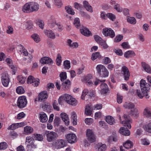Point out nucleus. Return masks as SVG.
Listing matches in <instances>:
<instances>
[{"instance_id": "c9c22d12", "label": "nucleus", "mask_w": 151, "mask_h": 151, "mask_svg": "<svg viewBox=\"0 0 151 151\" xmlns=\"http://www.w3.org/2000/svg\"><path fill=\"white\" fill-rule=\"evenodd\" d=\"M70 40L69 39L67 40L68 45L71 48H76L78 46V44L76 42H74L72 43V45L70 44Z\"/></svg>"}, {"instance_id": "f03ea898", "label": "nucleus", "mask_w": 151, "mask_h": 151, "mask_svg": "<svg viewBox=\"0 0 151 151\" xmlns=\"http://www.w3.org/2000/svg\"><path fill=\"white\" fill-rule=\"evenodd\" d=\"M39 9V5L37 3L31 2L25 4L22 7V10L26 13L37 11Z\"/></svg>"}, {"instance_id": "7ed1b4c3", "label": "nucleus", "mask_w": 151, "mask_h": 151, "mask_svg": "<svg viewBox=\"0 0 151 151\" xmlns=\"http://www.w3.org/2000/svg\"><path fill=\"white\" fill-rule=\"evenodd\" d=\"M96 69L97 73L101 77H106L108 76L109 72L104 65L101 64L97 65Z\"/></svg>"}, {"instance_id": "5701e85b", "label": "nucleus", "mask_w": 151, "mask_h": 151, "mask_svg": "<svg viewBox=\"0 0 151 151\" xmlns=\"http://www.w3.org/2000/svg\"><path fill=\"white\" fill-rule=\"evenodd\" d=\"M40 120L42 122H45L48 120L46 114L44 112H41L40 114Z\"/></svg>"}, {"instance_id": "cd10ccee", "label": "nucleus", "mask_w": 151, "mask_h": 151, "mask_svg": "<svg viewBox=\"0 0 151 151\" xmlns=\"http://www.w3.org/2000/svg\"><path fill=\"white\" fill-rule=\"evenodd\" d=\"M135 55V52L132 50L128 51L126 52L124 54V57L127 58L134 57Z\"/></svg>"}, {"instance_id": "b1692460", "label": "nucleus", "mask_w": 151, "mask_h": 151, "mask_svg": "<svg viewBox=\"0 0 151 151\" xmlns=\"http://www.w3.org/2000/svg\"><path fill=\"white\" fill-rule=\"evenodd\" d=\"M96 149L98 151H105L106 149V146L105 144L100 143L96 145Z\"/></svg>"}, {"instance_id": "c756f323", "label": "nucleus", "mask_w": 151, "mask_h": 151, "mask_svg": "<svg viewBox=\"0 0 151 151\" xmlns=\"http://www.w3.org/2000/svg\"><path fill=\"white\" fill-rule=\"evenodd\" d=\"M106 122L110 125H113L115 124V121L114 119L111 116H108L105 119Z\"/></svg>"}, {"instance_id": "6e6552de", "label": "nucleus", "mask_w": 151, "mask_h": 151, "mask_svg": "<svg viewBox=\"0 0 151 151\" xmlns=\"http://www.w3.org/2000/svg\"><path fill=\"white\" fill-rule=\"evenodd\" d=\"M123 118L124 119L122 122L123 125L130 129L131 127V124L132 122V120L125 114L123 115Z\"/></svg>"}, {"instance_id": "c03bdc74", "label": "nucleus", "mask_w": 151, "mask_h": 151, "mask_svg": "<svg viewBox=\"0 0 151 151\" xmlns=\"http://www.w3.org/2000/svg\"><path fill=\"white\" fill-rule=\"evenodd\" d=\"M31 37L36 43L39 42L40 40V39L39 35L37 34H34L31 36Z\"/></svg>"}, {"instance_id": "79ce46f5", "label": "nucleus", "mask_w": 151, "mask_h": 151, "mask_svg": "<svg viewBox=\"0 0 151 151\" xmlns=\"http://www.w3.org/2000/svg\"><path fill=\"white\" fill-rule=\"evenodd\" d=\"M139 113L137 109L134 108L131 110L130 114L135 117H137L139 116Z\"/></svg>"}, {"instance_id": "412c9836", "label": "nucleus", "mask_w": 151, "mask_h": 151, "mask_svg": "<svg viewBox=\"0 0 151 151\" xmlns=\"http://www.w3.org/2000/svg\"><path fill=\"white\" fill-rule=\"evenodd\" d=\"M49 26L51 28L53 27L57 23L56 22L55 18L54 16H51L48 20Z\"/></svg>"}, {"instance_id": "c85d7f7f", "label": "nucleus", "mask_w": 151, "mask_h": 151, "mask_svg": "<svg viewBox=\"0 0 151 151\" xmlns=\"http://www.w3.org/2000/svg\"><path fill=\"white\" fill-rule=\"evenodd\" d=\"M142 65L146 72L148 73H151V68L149 65L145 62L142 63Z\"/></svg>"}, {"instance_id": "a878e982", "label": "nucleus", "mask_w": 151, "mask_h": 151, "mask_svg": "<svg viewBox=\"0 0 151 151\" xmlns=\"http://www.w3.org/2000/svg\"><path fill=\"white\" fill-rule=\"evenodd\" d=\"M142 128L145 132L151 133V122L147 124H144Z\"/></svg>"}, {"instance_id": "f257e3e1", "label": "nucleus", "mask_w": 151, "mask_h": 151, "mask_svg": "<svg viewBox=\"0 0 151 151\" xmlns=\"http://www.w3.org/2000/svg\"><path fill=\"white\" fill-rule=\"evenodd\" d=\"M140 86L141 90L137 89L136 91V95L141 99H142L144 96L146 98H149V93L150 90V85L147 83L145 80L142 79L140 82Z\"/></svg>"}, {"instance_id": "393cba45", "label": "nucleus", "mask_w": 151, "mask_h": 151, "mask_svg": "<svg viewBox=\"0 0 151 151\" xmlns=\"http://www.w3.org/2000/svg\"><path fill=\"white\" fill-rule=\"evenodd\" d=\"M119 132L121 134L125 136H129L130 134L129 131L123 127H122L120 128L119 131Z\"/></svg>"}, {"instance_id": "774afa93", "label": "nucleus", "mask_w": 151, "mask_h": 151, "mask_svg": "<svg viewBox=\"0 0 151 151\" xmlns=\"http://www.w3.org/2000/svg\"><path fill=\"white\" fill-rule=\"evenodd\" d=\"M93 122V119L91 118H87L85 120V123L87 124L90 125Z\"/></svg>"}, {"instance_id": "bb28decb", "label": "nucleus", "mask_w": 151, "mask_h": 151, "mask_svg": "<svg viewBox=\"0 0 151 151\" xmlns=\"http://www.w3.org/2000/svg\"><path fill=\"white\" fill-rule=\"evenodd\" d=\"M80 32L82 35L86 36H89L91 35V32L86 28H83L81 29Z\"/></svg>"}, {"instance_id": "20e7f679", "label": "nucleus", "mask_w": 151, "mask_h": 151, "mask_svg": "<svg viewBox=\"0 0 151 151\" xmlns=\"http://www.w3.org/2000/svg\"><path fill=\"white\" fill-rule=\"evenodd\" d=\"M67 143L66 140L63 139H58L53 142L52 146L55 149H60L66 147Z\"/></svg>"}, {"instance_id": "de8ad7c7", "label": "nucleus", "mask_w": 151, "mask_h": 151, "mask_svg": "<svg viewBox=\"0 0 151 151\" xmlns=\"http://www.w3.org/2000/svg\"><path fill=\"white\" fill-rule=\"evenodd\" d=\"M97 58H101V56L99 52H96L93 53L92 55L91 59L94 60L96 59Z\"/></svg>"}, {"instance_id": "4d7b16f0", "label": "nucleus", "mask_w": 151, "mask_h": 151, "mask_svg": "<svg viewBox=\"0 0 151 151\" xmlns=\"http://www.w3.org/2000/svg\"><path fill=\"white\" fill-rule=\"evenodd\" d=\"M107 18L112 21H114L116 19L115 16L111 13H108L107 14Z\"/></svg>"}, {"instance_id": "338daca9", "label": "nucleus", "mask_w": 151, "mask_h": 151, "mask_svg": "<svg viewBox=\"0 0 151 151\" xmlns=\"http://www.w3.org/2000/svg\"><path fill=\"white\" fill-rule=\"evenodd\" d=\"M123 99V96L119 94V93L117 94V102L119 104H121L122 102Z\"/></svg>"}, {"instance_id": "72a5a7b5", "label": "nucleus", "mask_w": 151, "mask_h": 151, "mask_svg": "<svg viewBox=\"0 0 151 151\" xmlns=\"http://www.w3.org/2000/svg\"><path fill=\"white\" fill-rule=\"evenodd\" d=\"M118 140L117 136L116 135H112L109 137L107 139L108 142L111 143L112 142H116Z\"/></svg>"}, {"instance_id": "423d86ee", "label": "nucleus", "mask_w": 151, "mask_h": 151, "mask_svg": "<svg viewBox=\"0 0 151 151\" xmlns=\"http://www.w3.org/2000/svg\"><path fill=\"white\" fill-rule=\"evenodd\" d=\"M10 81L9 76L7 73L5 72L1 74V81L4 87L8 86Z\"/></svg>"}, {"instance_id": "473e14b6", "label": "nucleus", "mask_w": 151, "mask_h": 151, "mask_svg": "<svg viewBox=\"0 0 151 151\" xmlns=\"http://www.w3.org/2000/svg\"><path fill=\"white\" fill-rule=\"evenodd\" d=\"M70 80H68L62 83V87L65 90H68L70 87Z\"/></svg>"}, {"instance_id": "13d9d810", "label": "nucleus", "mask_w": 151, "mask_h": 151, "mask_svg": "<svg viewBox=\"0 0 151 151\" xmlns=\"http://www.w3.org/2000/svg\"><path fill=\"white\" fill-rule=\"evenodd\" d=\"M64 68L67 69H69L70 67V62L68 60H65L64 62Z\"/></svg>"}, {"instance_id": "f3484780", "label": "nucleus", "mask_w": 151, "mask_h": 151, "mask_svg": "<svg viewBox=\"0 0 151 151\" xmlns=\"http://www.w3.org/2000/svg\"><path fill=\"white\" fill-rule=\"evenodd\" d=\"M44 32L45 35L48 38L52 39H54L55 38V34L51 30H44Z\"/></svg>"}, {"instance_id": "7c9ffc66", "label": "nucleus", "mask_w": 151, "mask_h": 151, "mask_svg": "<svg viewBox=\"0 0 151 151\" xmlns=\"http://www.w3.org/2000/svg\"><path fill=\"white\" fill-rule=\"evenodd\" d=\"M83 5L84 7L88 11L91 12H93L92 8V6H90L88 2L86 1H84L83 2Z\"/></svg>"}, {"instance_id": "0e129e2a", "label": "nucleus", "mask_w": 151, "mask_h": 151, "mask_svg": "<svg viewBox=\"0 0 151 151\" xmlns=\"http://www.w3.org/2000/svg\"><path fill=\"white\" fill-rule=\"evenodd\" d=\"M141 142L142 144L145 145H148L150 144L149 141L146 138L142 139Z\"/></svg>"}, {"instance_id": "a211bd4d", "label": "nucleus", "mask_w": 151, "mask_h": 151, "mask_svg": "<svg viewBox=\"0 0 151 151\" xmlns=\"http://www.w3.org/2000/svg\"><path fill=\"white\" fill-rule=\"evenodd\" d=\"M40 62L43 64H51L53 63V60L49 57H45L41 59Z\"/></svg>"}, {"instance_id": "39448f33", "label": "nucleus", "mask_w": 151, "mask_h": 151, "mask_svg": "<svg viewBox=\"0 0 151 151\" xmlns=\"http://www.w3.org/2000/svg\"><path fill=\"white\" fill-rule=\"evenodd\" d=\"M45 134L46 137L47 141L50 142L56 139L58 137V134L53 131H46Z\"/></svg>"}, {"instance_id": "680f3d73", "label": "nucleus", "mask_w": 151, "mask_h": 151, "mask_svg": "<svg viewBox=\"0 0 151 151\" xmlns=\"http://www.w3.org/2000/svg\"><path fill=\"white\" fill-rule=\"evenodd\" d=\"M36 23L41 29H43L44 23L42 20H38L37 22Z\"/></svg>"}, {"instance_id": "09e8293b", "label": "nucleus", "mask_w": 151, "mask_h": 151, "mask_svg": "<svg viewBox=\"0 0 151 151\" xmlns=\"http://www.w3.org/2000/svg\"><path fill=\"white\" fill-rule=\"evenodd\" d=\"M61 58L62 57L60 54L58 53L56 59V63L59 66L61 65L62 61Z\"/></svg>"}, {"instance_id": "9b49d317", "label": "nucleus", "mask_w": 151, "mask_h": 151, "mask_svg": "<svg viewBox=\"0 0 151 151\" xmlns=\"http://www.w3.org/2000/svg\"><path fill=\"white\" fill-rule=\"evenodd\" d=\"M34 140L32 137H27L26 138L25 143L29 148H35L36 147V145L34 144Z\"/></svg>"}, {"instance_id": "4468645a", "label": "nucleus", "mask_w": 151, "mask_h": 151, "mask_svg": "<svg viewBox=\"0 0 151 151\" xmlns=\"http://www.w3.org/2000/svg\"><path fill=\"white\" fill-rule=\"evenodd\" d=\"M66 102L72 106H75L78 104L77 101L71 96L67 94Z\"/></svg>"}, {"instance_id": "603ef678", "label": "nucleus", "mask_w": 151, "mask_h": 151, "mask_svg": "<svg viewBox=\"0 0 151 151\" xmlns=\"http://www.w3.org/2000/svg\"><path fill=\"white\" fill-rule=\"evenodd\" d=\"M16 92L19 94H22L24 92V90L22 87V86H18L16 89Z\"/></svg>"}, {"instance_id": "a19ab883", "label": "nucleus", "mask_w": 151, "mask_h": 151, "mask_svg": "<svg viewBox=\"0 0 151 151\" xmlns=\"http://www.w3.org/2000/svg\"><path fill=\"white\" fill-rule=\"evenodd\" d=\"M17 79L19 82L21 84L24 83L25 81V78L22 75L18 76L17 77Z\"/></svg>"}, {"instance_id": "e2e57ef3", "label": "nucleus", "mask_w": 151, "mask_h": 151, "mask_svg": "<svg viewBox=\"0 0 151 151\" xmlns=\"http://www.w3.org/2000/svg\"><path fill=\"white\" fill-rule=\"evenodd\" d=\"M14 31V29L13 28L10 26H8L7 29H6V33L9 35L12 34Z\"/></svg>"}, {"instance_id": "6ab92c4d", "label": "nucleus", "mask_w": 151, "mask_h": 151, "mask_svg": "<svg viewBox=\"0 0 151 151\" xmlns=\"http://www.w3.org/2000/svg\"><path fill=\"white\" fill-rule=\"evenodd\" d=\"M143 114L145 117L151 119V111L149 108H145L144 110Z\"/></svg>"}, {"instance_id": "2f4dec72", "label": "nucleus", "mask_w": 151, "mask_h": 151, "mask_svg": "<svg viewBox=\"0 0 151 151\" xmlns=\"http://www.w3.org/2000/svg\"><path fill=\"white\" fill-rule=\"evenodd\" d=\"M123 145L124 147L127 149L131 148L133 146L132 142L130 140H127V141L123 143Z\"/></svg>"}, {"instance_id": "6e6d98bb", "label": "nucleus", "mask_w": 151, "mask_h": 151, "mask_svg": "<svg viewBox=\"0 0 151 151\" xmlns=\"http://www.w3.org/2000/svg\"><path fill=\"white\" fill-rule=\"evenodd\" d=\"M7 144L5 142L0 143V150H4L7 148Z\"/></svg>"}, {"instance_id": "58836bf2", "label": "nucleus", "mask_w": 151, "mask_h": 151, "mask_svg": "<svg viewBox=\"0 0 151 151\" xmlns=\"http://www.w3.org/2000/svg\"><path fill=\"white\" fill-rule=\"evenodd\" d=\"M123 106L125 109H132L134 108V105L131 103L126 102L124 104Z\"/></svg>"}, {"instance_id": "dca6fc26", "label": "nucleus", "mask_w": 151, "mask_h": 151, "mask_svg": "<svg viewBox=\"0 0 151 151\" xmlns=\"http://www.w3.org/2000/svg\"><path fill=\"white\" fill-rule=\"evenodd\" d=\"M47 92L45 91H43L40 93L38 95V101L40 102H44L47 99Z\"/></svg>"}, {"instance_id": "9d476101", "label": "nucleus", "mask_w": 151, "mask_h": 151, "mask_svg": "<svg viewBox=\"0 0 151 151\" xmlns=\"http://www.w3.org/2000/svg\"><path fill=\"white\" fill-rule=\"evenodd\" d=\"M27 83L28 84L32 83V85L33 86H37L40 83L39 80L38 79H35L33 76H30L28 78Z\"/></svg>"}, {"instance_id": "8fccbe9b", "label": "nucleus", "mask_w": 151, "mask_h": 151, "mask_svg": "<svg viewBox=\"0 0 151 151\" xmlns=\"http://www.w3.org/2000/svg\"><path fill=\"white\" fill-rule=\"evenodd\" d=\"M127 19V22L131 24H134L136 23V20L134 17H129Z\"/></svg>"}, {"instance_id": "5fc2aeb1", "label": "nucleus", "mask_w": 151, "mask_h": 151, "mask_svg": "<svg viewBox=\"0 0 151 151\" xmlns=\"http://www.w3.org/2000/svg\"><path fill=\"white\" fill-rule=\"evenodd\" d=\"M114 8L119 12H121L122 11V8L118 4H116L114 6Z\"/></svg>"}, {"instance_id": "ea45409f", "label": "nucleus", "mask_w": 151, "mask_h": 151, "mask_svg": "<svg viewBox=\"0 0 151 151\" xmlns=\"http://www.w3.org/2000/svg\"><path fill=\"white\" fill-rule=\"evenodd\" d=\"M65 9L68 13L71 15H74L75 12L71 6H66L65 7Z\"/></svg>"}, {"instance_id": "ddd939ff", "label": "nucleus", "mask_w": 151, "mask_h": 151, "mask_svg": "<svg viewBox=\"0 0 151 151\" xmlns=\"http://www.w3.org/2000/svg\"><path fill=\"white\" fill-rule=\"evenodd\" d=\"M66 138L68 142L70 143H75L77 141V138L76 135L73 133L67 134Z\"/></svg>"}, {"instance_id": "a18cd8bd", "label": "nucleus", "mask_w": 151, "mask_h": 151, "mask_svg": "<svg viewBox=\"0 0 151 151\" xmlns=\"http://www.w3.org/2000/svg\"><path fill=\"white\" fill-rule=\"evenodd\" d=\"M92 78V75L91 74H88L85 76L82 79V81L83 82H85L90 81V80Z\"/></svg>"}, {"instance_id": "4be33fe9", "label": "nucleus", "mask_w": 151, "mask_h": 151, "mask_svg": "<svg viewBox=\"0 0 151 151\" xmlns=\"http://www.w3.org/2000/svg\"><path fill=\"white\" fill-rule=\"evenodd\" d=\"M61 117L65 124L68 126L69 124V122L68 115L65 113H63L61 114Z\"/></svg>"}, {"instance_id": "aec40b11", "label": "nucleus", "mask_w": 151, "mask_h": 151, "mask_svg": "<svg viewBox=\"0 0 151 151\" xmlns=\"http://www.w3.org/2000/svg\"><path fill=\"white\" fill-rule=\"evenodd\" d=\"M101 93L102 94H105L108 91L107 85L105 83H102L101 85Z\"/></svg>"}, {"instance_id": "f8f14e48", "label": "nucleus", "mask_w": 151, "mask_h": 151, "mask_svg": "<svg viewBox=\"0 0 151 151\" xmlns=\"http://www.w3.org/2000/svg\"><path fill=\"white\" fill-rule=\"evenodd\" d=\"M103 33L105 36H109L111 38L114 37L115 35V33L113 30L111 28H106L103 30Z\"/></svg>"}, {"instance_id": "37998d69", "label": "nucleus", "mask_w": 151, "mask_h": 151, "mask_svg": "<svg viewBox=\"0 0 151 151\" xmlns=\"http://www.w3.org/2000/svg\"><path fill=\"white\" fill-rule=\"evenodd\" d=\"M24 131L27 134H29L33 132V129L30 126H27L24 127Z\"/></svg>"}, {"instance_id": "49530a36", "label": "nucleus", "mask_w": 151, "mask_h": 151, "mask_svg": "<svg viewBox=\"0 0 151 151\" xmlns=\"http://www.w3.org/2000/svg\"><path fill=\"white\" fill-rule=\"evenodd\" d=\"M5 62L11 69L14 68V66L13 64L12 61L11 59L7 58L5 60Z\"/></svg>"}, {"instance_id": "bf43d9fd", "label": "nucleus", "mask_w": 151, "mask_h": 151, "mask_svg": "<svg viewBox=\"0 0 151 151\" xmlns=\"http://www.w3.org/2000/svg\"><path fill=\"white\" fill-rule=\"evenodd\" d=\"M27 29H30L33 27V24L32 23L30 22H27L24 24Z\"/></svg>"}, {"instance_id": "f704fd0d", "label": "nucleus", "mask_w": 151, "mask_h": 151, "mask_svg": "<svg viewBox=\"0 0 151 151\" xmlns=\"http://www.w3.org/2000/svg\"><path fill=\"white\" fill-rule=\"evenodd\" d=\"M32 137L35 139L39 141H42L43 139V137L42 134H33Z\"/></svg>"}, {"instance_id": "052dcab7", "label": "nucleus", "mask_w": 151, "mask_h": 151, "mask_svg": "<svg viewBox=\"0 0 151 151\" xmlns=\"http://www.w3.org/2000/svg\"><path fill=\"white\" fill-rule=\"evenodd\" d=\"M88 90L87 89H84L83 91L82 94L81 96V99L82 100L85 99V96L88 93Z\"/></svg>"}, {"instance_id": "3c124183", "label": "nucleus", "mask_w": 151, "mask_h": 151, "mask_svg": "<svg viewBox=\"0 0 151 151\" xmlns=\"http://www.w3.org/2000/svg\"><path fill=\"white\" fill-rule=\"evenodd\" d=\"M74 24L76 28H78L80 26V23L79 19L78 18H76L75 19Z\"/></svg>"}, {"instance_id": "4c0bfd02", "label": "nucleus", "mask_w": 151, "mask_h": 151, "mask_svg": "<svg viewBox=\"0 0 151 151\" xmlns=\"http://www.w3.org/2000/svg\"><path fill=\"white\" fill-rule=\"evenodd\" d=\"M67 94L60 96L58 99V103L60 104H62L64 101L66 102Z\"/></svg>"}, {"instance_id": "2eb2a0df", "label": "nucleus", "mask_w": 151, "mask_h": 151, "mask_svg": "<svg viewBox=\"0 0 151 151\" xmlns=\"http://www.w3.org/2000/svg\"><path fill=\"white\" fill-rule=\"evenodd\" d=\"M122 73L124 75L125 80H128L130 73L128 68L126 66H123L122 68Z\"/></svg>"}, {"instance_id": "0eeeda50", "label": "nucleus", "mask_w": 151, "mask_h": 151, "mask_svg": "<svg viewBox=\"0 0 151 151\" xmlns=\"http://www.w3.org/2000/svg\"><path fill=\"white\" fill-rule=\"evenodd\" d=\"M86 136L87 139L90 143L95 142L96 140V137L93 131L88 129L86 131Z\"/></svg>"}, {"instance_id": "69168bd1", "label": "nucleus", "mask_w": 151, "mask_h": 151, "mask_svg": "<svg viewBox=\"0 0 151 151\" xmlns=\"http://www.w3.org/2000/svg\"><path fill=\"white\" fill-rule=\"evenodd\" d=\"M58 105L57 101L56 100H55L53 104V108L55 110L57 111H59L60 108Z\"/></svg>"}, {"instance_id": "864d4df0", "label": "nucleus", "mask_w": 151, "mask_h": 151, "mask_svg": "<svg viewBox=\"0 0 151 151\" xmlns=\"http://www.w3.org/2000/svg\"><path fill=\"white\" fill-rule=\"evenodd\" d=\"M61 81L63 82L67 78V74L65 72H62L60 74Z\"/></svg>"}, {"instance_id": "1a4fd4ad", "label": "nucleus", "mask_w": 151, "mask_h": 151, "mask_svg": "<svg viewBox=\"0 0 151 151\" xmlns=\"http://www.w3.org/2000/svg\"><path fill=\"white\" fill-rule=\"evenodd\" d=\"M27 102V99L25 96H20L17 100V106L20 108H23L26 106Z\"/></svg>"}, {"instance_id": "e433bc0d", "label": "nucleus", "mask_w": 151, "mask_h": 151, "mask_svg": "<svg viewBox=\"0 0 151 151\" xmlns=\"http://www.w3.org/2000/svg\"><path fill=\"white\" fill-rule=\"evenodd\" d=\"M85 114L87 116L90 115L92 114L91 107L88 105L86 106Z\"/></svg>"}]
</instances>
